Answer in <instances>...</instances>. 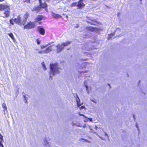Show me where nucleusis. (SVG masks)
<instances>
[{"label": "nucleus", "instance_id": "21", "mask_svg": "<svg viewBox=\"0 0 147 147\" xmlns=\"http://www.w3.org/2000/svg\"><path fill=\"white\" fill-rule=\"evenodd\" d=\"M80 75L81 76H83L82 75V74L83 73H85L87 72L86 71H80Z\"/></svg>", "mask_w": 147, "mask_h": 147}, {"label": "nucleus", "instance_id": "3", "mask_svg": "<svg viewBox=\"0 0 147 147\" xmlns=\"http://www.w3.org/2000/svg\"><path fill=\"white\" fill-rule=\"evenodd\" d=\"M39 1L40 6H37L34 7L32 9V11H36V12H38L40 11L41 8H45L47 6L46 3H42V0H39Z\"/></svg>", "mask_w": 147, "mask_h": 147}, {"label": "nucleus", "instance_id": "39", "mask_svg": "<svg viewBox=\"0 0 147 147\" xmlns=\"http://www.w3.org/2000/svg\"><path fill=\"white\" fill-rule=\"evenodd\" d=\"M133 117L134 118V119H135V118H134V115H133Z\"/></svg>", "mask_w": 147, "mask_h": 147}, {"label": "nucleus", "instance_id": "12", "mask_svg": "<svg viewBox=\"0 0 147 147\" xmlns=\"http://www.w3.org/2000/svg\"><path fill=\"white\" fill-rule=\"evenodd\" d=\"M43 18V17L42 15H39L36 17L35 20L36 22H38L42 20Z\"/></svg>", "mask_w": 147, "mask_h": 147}, {"label": "nucleus", "instance_id": "37", "mask_svg": "<svg viewBox=\"0 0 147 147\" xmlns=\"http://www.w3.org/2000/svg\"><path fill=\"white\" fill-rule=\"evenodd\" d=\"M117 30H119V28H117V30H116V31H117Z\"/></svg>", "mask_w": 147, "mask_h": 147}, {"label": "nucleus", "instance_id": "29", "mask_svg": "<svg viewBox=\"0 0 147 147\" xmlns=\"http://www.w3.org/2000/svg\"><path fill=\"white\" fill-rule=\"evenodd\" d=\"M36 41H37V44L38 45L40 44V42L39 41L38 39H37Z\"/></svg>", "mask_w": 147, "mask_h": 147}, {"label": "nucleus", "instance_id": "44", "mask_svg": "<svg viewBox=\"0 0 147 147\" xmlns=\"http://www.w3.org/2000/svg\"><path fill=\"white\" fill-rule=\"evenodd\" d=\"M108 85H109V86H110L109 84H108Z\"/></svg>", "mask_w": 147, "mask_h": 147}, {"label": "nucleus", "instance_id": "4", "mask_svg": "<svg viewBox=\"0 0 147 147\" xmlns=\"http://www.w3.org/2000/svg\"><path fill=\"white\" fill-rule=\"evenodd\" d=\"M10 10L9 7V6L3 11L4 12L3 13H2V16L4 18H7L9 17L10 14Z\"/></svg>", "mask_w": 147, "mask_h": 147}, {"label": "nucleus", "instance_id": "6", "mask_svg": "<svg viewBox=\"0 0 147 147\" xmlns=\"http://www.w3.org/2000/svg\"><path fill=\"white\" fill-rule=\"evenodd\" d=\"M14 22L18 24H22L23 21H22L20 17V16H18V18H15L13 19Z\"/></svg>", "mask_w": 147, "mask_h": 147}, {"label": "nucleus", "instance_id": "7", "mask_svg": "<svg viewBox=\"0 0 147 147\" xmlns=\"http://www.w3.org/2000/svg\"><path fill=\"white\" fill-rule=\"evenodd\" d=\"M28 16V13L26 12L24 16V18L23 19V22L22 23L23 25H24L27 21V20Z\"/></svg>", "mask_w": 147, "mask_h": 147}, {"label": "nucleus", "instance_id": "14", "mask_svg": "<svg viewBox=\"0 0 147 147\" xmlns=\"http://www.w3.org/2000/svg\"><path fill=\"white\" fill-rule=\"evenodd\" d=\"M52 15L54 18H59L61 17L60 15L58 14H56L54 13H52Z\"/></svg>", "mask_w": 147, "mask_h": 147}, {"label": "nucleus", "instance_id": "31", "mask_svg": "<svg viewBox=\"0 0 147 147\" xmlns=\"http://www.w3.org/2000/svg\"><path fill=\"white\" fill-rule=\"evenodd\" d=\"M77 103L78 106H80V105L79 104V102H78V101L77 100Z\"/></svg>", "mask_w": 147, "mask_h": 147}, {"label": "nucleus", "instance_id": "30", "mask_svg": "<svg viewBox=\"0 0 147 147\" xmlns=\"http://www.w3.org/2000/svg\"><path fill=\"white\" fill-rule=\"evenodd\" d=\"M86 118L88 119L90 121H91V122L92 121V118H87V117H86Z\"/></svg>", "mask_w": 147, "mask_h": 147}, {"label": "nucleus", "instance_id": "22", "mask_svg": "<svg viewBox=\"0 0 147 147\" xmlns=\"http://www.w3.org/2000/svg\"><path fill=\"white\" fill-rule=\"evenodd\" d=\"M38 53L39 54L45 53V52L44 50H43L42 51H38Z\"/></svg>", "mask_w": 147, "mask_h": 147}, {"label": "nucleus", "instance_id": "33", "mask_svg": "<svg viewBox=\"0 0 147 147\" xmlns=\"http://www.w3.org/2000/svg\"><path fill=\"white\" fill-rule=\"evenodd\" d=\"M105 136H108V135L106 133H105Z\"/></svg>", "mask_w": 147, "mask_h": 147}, {"label": "nucleus", "instance_id": "25", "mask_svg": "<svg viewBox=\"0 0 147 147\" xmlns=\"http://www.w3.org/2000/svg\"><path fill=\"white\" fill-rule=\"evenodd\" d=\"M72 125L73 126L76 125L78 126H79V125H77V124H76L75 123H74V122H72Z\"/></svg>", "mask_w": 147, "mask_h": 147}, {"label": "nucleus", "instance_id": "13", "mask_svg": "<svg viewBox=\"0 0 147 147\" xmlns=\"http://www.w3.org/2000/svg\"><path fill=\"white\" fill-rule=\"evenodd\" d=\"M86 83H87L86 80L84 81V84L85 87L86 88V91L88 93H89L90 90V88L88 87V86L86 85Z\"/></svg>", "mask_w": 147, "mask_h": 147}, {"label": "nucleus", "instance_id": "40", "mask_svg": "<svg viewBox=\"0 0 147 147\" xmlns=\"http://www.w3.org/2000/svg\"><path fill=\"white\" fill-rule=\"evenodd\" d=\"M78 100H80V99H79V98H78Z\"/></svg>", "mask_w": 147, "mask_h": 147}, {"label": "nucleus", "instance_id": "15", "mask_svg": "<svg viewBox=\"0 0 147 147\" xmlns=\"http://www.w3.org/2000/svg\"><path fill=\"white\" fill-rule=\"evenodd\" d=\"M45 141L44 142V144L47 146V147H51L49 142H47L46 139L45 138Z\"/></svg>", "mask_w": 147, "mask_h": 147}, {"label": "nucleus", "instance_id": "32", "mask_svg": "<svg viewBox=\"0 0 147 147\" xmlns=\"http://www.w3.org/2000/svg\"><path fill=\"white\" fill-rule=\"evenodd\" d=\"M79 115H80L83 116L84 117H86L85 116V115H83V114H79Z\"/></svg>", "mask_w": 147, "mask_h": 147}, {"label": "nucleus", "instance_id": "26", "mask_svg": "<svg viewBox=\"0 0 147 147\" xmlns=\"http://www.w3.org/2000/svg\"><path fill=\"white\" fill-rule=\"evenodd\" d=\"M23 97H24V99L25 100V102L26 103L27 102V100H26V96H25V95H23Z\"/></svg>", "mask_w": 147, "mask_h": 147}, {"label": "nucleus", "instance_id": "5", "mask_svg": "<svg viewBox=\"0 0 147 147\" xmlns=\"http://www.w3.org/2000/svg\"><path fill=\"white\" fill-rule=\"evenodd\" d=\"M35 26V24L34 22H30L24 26V29H28L30 28H34Z\"/></svg>", "mask_w": 147, "mask_h": 147}, {"label": "nucleus", "instance_id": "16", "mask_svg": "<svg viewBox=\"0 0 147 147\" xmlns=\"http://www.w3.org/2000/svg\"><path fill=\"white\" fill-rule=\"evenodd\" d=\"M8 35L9 36V37L13 40V41L14 42H15V39L13 34L12 33H11L8 34Z\"/></svg>", "mask_w": 147, "mask_h": 147}, {"label": "nucleus", "instance_id": "42", "mask_svg": "<svg viewBox=\"0 0 147 147\" xmlns=\"http://www.w3.org/2000/svg\"><path fill=\"white\" fill-rule=\"evenodd\" d=\"M140 1H142V0H140Z\"/></svg>", "mask_w": 147, "mask_h": 147}, {"label": "nucleus", "instance_id": "8", "mask_svg": "<svg viewBox=\"0 0 147 147\" xmlns=\"http://www.w3.org/2000/svg\"><path fill=\"white\" fill-rule=\"evenodd\" d=\"M83 0H80L77 5V6L79 8L84 7L85 6V4L83 2Z\"/></svg>", "mask_w": 147, "mask_h": 147}, {"label": "nucleus", "instance_id": "41", "mask_svg": "<svg viewBox=\"0 0 147 147\" xmlns=\"http://www.w3.org/2000/svg\"><path fill=\"white\" fill-rule=\"evenodd\" d=\"M86 50H89L90 49H86Z\"/></svg>", "mask_w": 147, "mask_h": 147}, {"label": "nucleus", "instance_id": "1", "mask_svg": "<svg viewBox=\"0 0 147 147\" xmlns=\"http://www.w3.org/2000/svg\"><path fill=\"white\" fill-rule=\"evenodd\" d=\"M50 77L52 79V76L55 74L59 73V67L57 63L50 64Z\"/></svg>", "mask_w": 147, "mask_h": 147}, {"label": "nucleus", "instance_id": "20", "mask_svg": "<svg viewBox=\"0 0 147 147\" xmlns=\"http://www.w3.org/2000/svg\"><path fill=\"white\" fill-rule=\"evenodd\" d=\"M42 67H43V69L45 70H46L47 68H46V66H45V65L44 64V62L42 63Z\"/></svg>", "mask_w": 147, "mask_h": 147}, {"label": "nucleus", "instance_id": "28", "mask_svg": "<svg viewBox=\"0 0 147 147\" xmlns=\"http://www.w3.org/2000/svg\"><path fill=\"white\" fill-rule=\"evenodd\" d=\"M0 146L1 147H4V146L3 144L1 143V141L0 140Z\"/></svg>", "mask_w": 147, "mask_h": 147}, {"label": "nucleus", "instance_id": "27", "mask_svg": "<svg viewBox=\"0 0 147 147\" xmlns=\"http://www.w3.org/2000/svg\"><path fill=\"white\" fill-rule=\"evenodd\" d=\"M30 0H25V1H24V2H27V3H30Z\"/></svg>", "mask_w": 147, "mask_h": 147}, {"label": "nucleus", "instance_id": "43", "mask_svg": "<svg viewBox=\"0 0 147 147\" xmlns=\"http://www.w3.org/2000/svg\"><path fill=\"white\" fill-rule=\"evenodd\" d=\"M66 17H67V16H66Z\"/></svg>", "mask_w": 147, "mask_h": 147}, {"label": "nucleus", "instance_id": "36", "mask_svg": "<svg viewBox=\"0 0 147 147\" xmlns=\"http://www.w3.org/2000/svg\"><path fill=\"white\" fill-rule=\"evenodd\" d=\"M140 83V81H139V83H138V84H139V83Z\"/></svg>", "mask_w": 147, "mask_h": 147}, {"label": "nucleus", "instance_id": "17", "mask_svg": "<svg viewBox=\"0 0 147 147\" xmlns=\"http://www.w3.org/2000/svg\"><path fill=\"white\" fill-rule=\"evenodd\" d=\"M115 33L113 32V33H111L110 34H109V37L108 39H111L112 37V36H113L114 35Z\"/></svg>", "mask_w": 147, "mask_h": 147}, {"label": "nucleus", "instance_id": "18", "mask_svg": "<svg viewBox=\"0 0 147 147\" xmlns=\"http://www.w3.org/2000/svg\"><path fill=\"white\" fill-rule=\"evenodd\" d=\"M53 43V42H51L50 43H49L48 44L46 45V46H44V45H42V46H40V47H41V48L42 49H43L44 48H45V47H46L48 46L49 45H50L51 43Z\"/></svg>", "mask_w": 147, "mask_h": 147}, {"label": "nucleus", "instance_id": "38", "mask_svg": "<svg viewBox=\"0 0 147 147\" xmlns=\"http://www.w3.org/2000/svg\"><path fill=\"white\" fill-rule=\"evenodd\" d=\"M136 125V127H137V128H138V125Z\"/></svg>", "mask_w": 147, "mask_h": 147}, {"label": "nucleus", "instance_id": "19", "mask_svg": "<svg viewBox=\"0 0 147 147\" xmlns=\"http://www.w3.org/2000/svg\"><path fill=\"white\" fill-rule=\"evenodd\" d=\"M2 107L4 109V110H7V107L6 106V105L5 103H3L2 105Z\"/></svg>", "mask_w": 147, "mask_h": 147}, {"label": "nucleus", "instance_id": "24", "mask_svg": "<svg viewBox=\"0 0 147 147\" xmlns=\"http://www.w3.org/2000/svg\"><path fill=\"white\" fill-rule=\"evenodd\" d=\"M0 139H1V140L3 141V137L2 136V135H1V133H0Z\"/></svg>", "mask_w": 147, "mask_h": 147}, {"label": "nucleus", "instance_id": "34", "mask_svg": "<svg viewBox=\"0 0 147 147\" xmlns=\"http://www.w3.org/2000/svg\"><path fill=\"white\" fill-rule=\"evenodd\" d=\"M5 0H0V2H2V1H5Z\"/></svg>", "mask_w": 147, "mask_h": 147}, {"label": "nucleus", "instance_id": "35", "mask_svg": "<svg viewBox=\"0 0 147 147\" xmlns=\"http://www.w3.org/2000/svg\"><path fill=\"white\" fill-rule=\"evenodd\" d=\"M84 107L83 106H82L81 107V108L82 109H83V108H84Z\"/></svg>", "mask_w": 147, "mask_h": 147}, {"label": "nucleus", "instance_id": "11", "mask_svg": "<svg viewBox=\"0 0 147 147\" xmlns=\"http://www.w3.org/2000/svg\"><path fill=\"white\" fill-rule=\"evenodd\" d=\"M54 45H52L50 46L47 48L46 50H45V53H48L52 51V47L51 46H54Z\"/></svg>", "mask_w": 147, "mask_h": 147}, {"label": "nucleus", "instance_id": "2", "mask_svg": "<svg viewBox=\"0 0 147 147\" xmlns=\"http://www.w3.org/2000/svg\"><path fill=\"white\" fill-rule=\"evenodd\" d=\"M70 43L71 42H70L67 41L64 43H62L61 44H58L56 46L57 48L56 49L57 52L59 53L61 52L64 49L65 47L68 46Z\"/></svg>", "mask_w": 147, "mask_h": 147}, {"label": "nucleus", "instance_id": "10", "mask_svg": "<svg viewBox=\"0 0 147 147\" xmlns=\"http://www.w3.org/2000/svg\"><path fill=\"white\" fill-rule=\"evenodd\" d=\"M37 29L40 34L42 35L44 34L45 33V31L44 29L40 27H38Z\"/></svg>", "mask_w": 147, "mask_h": 147}, {"label": "nucleus", "instance_id": "9", "mask_svg": "<svg viewBox=\"0 0 147 147\" xmlns=\"http://www.w3.org/2000/svg\"><path fill=\"white\" fill-rule=\"evenodd\" d=\"M8 6V5L5 4H0V11H4L5 9Z\"/></svg>", "mask_w": 147, "mask_h": 147}, {"label": "nucleus", "instance_id": "23", "mask_svg": "<svg viewBox=\"0 0 147 147\" xmlns=\"http://www.w3.org/2000/svg\"><path fill=\"white\" fill-rule=\"evenodd\" d=\"M13 20V19H11L9 21L10 23L12 25H13L14 24Z\"/></svg>", "mask_w": 147, "mask_h": 147}]
</instances>
